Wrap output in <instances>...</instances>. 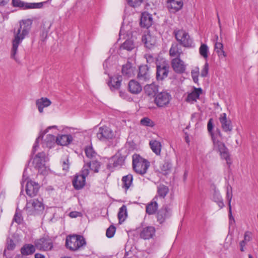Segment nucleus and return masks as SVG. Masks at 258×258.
<instances>
[{
	"mask_svg": "<svg viewBox=\"0 0 258 258\" xmlns=\"http://www.w3.org/2000/svg\"><path fill=\"white\" fill-rule=\"evenodd\" d=\"M133 180V176L132 174H129L124 176L122 178V181L123 183V187L125 189H127L132 184Z\"/></svg>",
	"mask_w": 258,
	"mask_h": 258,
	"instance_id": "39",
	"label": "nucleus"
},
{
	"mask_svg": "<svg viewBox=\"0 0 258 258\" xmlns=\"http://www.w3.org/2000/svg\"><path fill=\"white\" fill-rule=\"evenodd\" d=\"M209 71V65L207 62H206L205 64L202 71H201V76L203 77H206Z\"/></svg>",
	"mask_w": 258,
	"mask_h": 258,
	"instance_id": "52",
	"label": "nucleus"
},
{
	"mask_svg": "<svg viewBox=\"0 0 258 258\" xmlns=\"http://www.w3.org/2000/svg\"><path fill=\"white\" fill-rule=\"evenodd\" d=\"M69 166H70V162L68 158H67L66 159H64L62 162V169L64 171H68L69 169Z\"/></svg>",
	"mask_w": 258,
	"mask_h": 258,
	"instance_id": "50",
	"label": "nucleus"
},
{
	"mask_svg": "<svg viewBox=\"0 0 258 258\" xmlns=\"http://www.w3.org/2000/svg\"><path fill=\"white\" fill-rule=\"evenodd\" d=\"M39 189V184L32 180L28 181L26 184V194L30 197L36 196Z\"/></svg>",
	"mask_w": 258,
	"mask_h": 258,
	"instance_id": "15",
	"label": "nucleus"
},
{
	"mask_svg": "<svg viewBox=\"0 0 258 258\" xmlns=\"http://www.w3.org/2000/svg\"><path fill=\"white\" fill-rule=\"evenodd\" d=\"M215 50L220 57L226 56V54L223 50V45L222 43L216 42L215 44Z\"/></svg>",
	"mask_w": 258,
	"mask_h": 258,
	"instance_id": "40",
	"label": "nucleus"
},
{
	"mask_svg": "<svg viewBox=\"0 0 258 258\" xmlns=\"http://www.w3.org/2000/svg\"><path fill=\"white\" fill-rule=\"evenodd\" d=\"M35 244H25L21 248V253L24 256H27L33 254L36 250Z\"/></svg>",
	"mask_w": 258,
	"mask_h": 258,
	"instance_id": "28",
	"label": "nucleus"
},
{
	"mask_svg": "<svg viewBox=\"0 0 258 258\" xmlns=\"http://www.w3.org/2000/svg\"><path fill=\"white\" fill-rule=\"evenodd\" d=\"M202 93V90L201 88H195L193 91L187 95L186 102L193 104L197 101Z\"/></svg>",
	"mask_w": 258,
	"mask_h": 258,
	"instance_id": "25",
	"label": "nucleus"
},
{
	"mask_svg": "<svg viewBox=\"0 0 258 258\" xmlns=\"http://www.w3.org/2000/svg\"><path fill=\"white\" fill-rule=\"evenodd\" d=\"M35 258H45V256L41 253H36L35 254Z\"/></svg>",
	"mask_w": 258,
	"mask_h": 258,
	"instance_id": "60",
	"label": "nucleus"
},
{
	"mask_svg": "<svg viewBox=\"0 0 258 258\" xmlns=\"http://www.w3.org/2000/svg\"><path fill=\"white\" fill-rule=\"evenodd\" d=\"M48 158L46 154L44 152H40L37 154L32 159V163L35 168L43 174L47 172V167L45 165L46 162Z\"/></svg>",
	"mask_w": 258,
	"mask_h": 258,
	"instance_id": "5",
	"label": "nucleus"
},
{
	"mask_svg": "<svg viewBox=\"0 0 258 258\" xmlns=\"http://www.w3.org/2000/svg\"><path fill=\"white\" fill-rule=\"evenodd\" d=\"M9 2V0H0V6H4L6 5Z\"/></svg>",
	"mask_w": 258,
	"mask_h": 258,
	"instance_id": "59",
	"label": "nucleus"
},
{
	"mask_svg": "<svg viewBox=\"0 0 258 258\" xmlns=\"http://www.w3.org/2000/svg\"><path fill=\"white\" fill-rule=\"evenodd\" d=\"M171 95L166 91L158 93L154 98V103L159 108L167 107L171 100Z\"/></svg>",
	"mask_w": 258,
	"mask_h": 258,
	"instance_id": "7",
	"label": "nucleus"
},
{
	"mask_svg": "<svg viewBox=\"0 0 258 258\" xmlns=\"http://www.w3.org/2000/svg\"><path fill=\"white\" fill-rule=\"evenodd\" d=\"M248 258H253V257L251 254H248Z\"/></svg>",
	"mask_w": 258,
	"mask_h": 258,
	"instance_id": "64",
	"label": "nucleus"
},
{
	"mask_svg": "<svg viewBox=\"0 0 258 258\" xmlns=\"http://www.w3.org/2000/svg\"><path fill=\"white\" fill-rule=\"evenodd\" d=\"M169 66L165 60L158 61L156 63V79L162 81L167 77L169 73Z\"/></svg>",
	"mask_w": 258,
	"mask_h": 258,
	"instance_id": "10",
	"label": "nucleus"
},
{
	"mask_svg": "<svg viewBox=\"0 0 258 258\" xmlns=\"http://www.w3.org/2000/svg\"><path fill=\"white\" fill-rule=\"evenodd\" d=\"M229 224H232L235 223V220L232 215L231 206L229 207Z\"/></svg>",
	"mask_w": 258,
	"mask_h": 258,
	"instance_id": "54",
	"label": "nucleus"
},
{
	"mask_svg": "<svg viewBox=\"0 0 258 258\" xmlns=\"http://www.w3.org/2000/svg\"><path fill=\"white\" fill-rule=\"evenodd\" d=\"M128 4L134 8L139 7L143 2V0H127Z\"/></svg>",
	"mask_w": 258,
	"mask_h": 258,
	"instance_id": "48",
	"label": "nucleus"
},
{
	"mask_svg": "<svg viewBox=\"0 0 258 258\" xmlns=\"http://www.w3.org/2000/svg\"><path fill=\"white\" fill-rule=\"evenodd\" d=\"M122 73L127 77H131L134 75V68L132 67L131 63L127 62L122 66Z\"/></svg>",
	"mask_w": 258,
	"mask_h": 258,
	"instance_id": "33",
	"label": "nucleus"
},
{
	"mask_svg": "<svg viewBox=\"0 0 258 258\" xmlns=\"http://www.w3.org/2000/svg\"><path fill=\"white\" fill-rule=\"evenodd\" d=\"M149 67L147 65L142 66L139 68L138 78L146 80L149 78Z\"/></svg>",
	"mask_w": 258,
	"mask_h": 258,
	"instance_id": "32",
	"label": "nucleus"
},
{
	"mask_svg": "<svg viewBox=\"0 0 258 258\" xmlns=\"http://www.w3.org/2000/svg\"><path fill=\"white\" fill-rule=\"evenodd\" d=\"M128 91L133 94H138L142 90L141 85L135 80H131L128 84Z\"/></svg>",
	"mask_w": 258,
	"mask_h": 258,
	"instance_id": "20",
	"label": "nucleus"
},
{
	"mask_svg": "<svg viewBox=\"0 0 258 258\" xmlns=\"http://www.w3.org/2000/svg\"><path fill=\"white\" fill-rule=\"evenodd\" d=\"M13 221L18 223V224H21L23 221V218L22 217V214L17 210L16 211L15 214L13 218Z\"/></svg>",
	"mask_w": 258,
	"mask_h": 258,
	"instance_id": "47",
	"label": "nucleus"
},
{
	"mask_svg": "<svg viewBox=\"0 0 258 258\" xmlns=\"http://www.w3.org/2000/svg\"><path fill=\"white\" fill-rule=\"evenodd\" d=\"M158 208V204L156 201H154L148 204L146 206V212L149 215H152L155 213Z\"/></svg>",
	"mask_w": 258,
	"mask_h": 258,
	"instance_id": "38",
	"label": "nucleus"
},
{
	"mask_svg": "<svg viewBox=\"0 0 258 258\" xmlns=\"http://www.w3.org/2000/svg\"><path fill=\"white\" fill-rule=\"evenodd\" d=\"M199 52L202 56L207 59L208 57L209 52V48L207 45L205 44H202L199 48Z\"/></svg>",
	"mask_w": 258,
	"mask_h": 258,
	"instance_id": "45",
	"label": "nucleus"
},
{
	"mask_svg": "<svg viewBox=\"0 0 258 258\" xmlns=\"http://www.w3.org/2000/svg\"><path fill=\"white\" fill-rule=\"evenodd\" d=\"M145 57L148 63H152L154 61V58L150 54L145 55Z\"/></svg>",
	"mask_w": 258,
	"mask_h": 258,
	"instance_id": "57",
	"label": "nucleus"
},
{
	"mask_svg": "<svg viewBox=\"0 0 258 258\" xmlns=\"http://www.w3.org/2000/svg\"><path fill=\"white\" fill-rule=\"evenodd\" d=\"M86 166L87 167L85 168L87 169L88 171L89 172V170H90L95 173H98L101 166V163L97 160H93L84 164L83 168H84Z\"/></svg>",
	"mask_w": 258,
	"mask_h": 258,
	"instance_id": "27",
	"label": "nucleus"
},
{
	"mask_svg": "<svg viewBox=\"0 0 258 258\" xmlns=\"http://www.w3.org/2000/svg\"><path fill=\"white\" fill-rule=\"evenodd\" d=\"M152 16L148 13H143L141 18L140 24L143 27L149 28L152 24Z\"/></svg>",
	"mask_w": 258,
	"mask_h": 258,
	"instance_id": "24",
	"label": "nucleus"
},
{
	"mask_svg": "<svg viewBox=\"0 0 258 258\" xmlns=\"http://www.w3.org/2000/svg\"><path fill=\"white\" fill-rule=\"evenodd\" d=\"M103 66H104V68L107 67V60H106L105 61V62L104 63Z\"/></svg>",
	"mask_w": 258,
	"mask_h": 258,
	"instance_id": "63",
	"label": "nucleus"
},
{
	"mask_svg": "<svg viewBox=\"0 0 258 258\" xmlns=\"http://www.w3.org/2000/svg\"><path fill=\"white\" fill-rule=\"evenodd\" d=\"M73 138L71 135H58L56 138V143L61 146H67L71 143Z\"/></svg>",
	"mask_w": 258,
	"mask_h": 258,
	"instance_id": "23",
	"label": "nucleus"
},
{
	"mask_svg": "<svg viewBox=\"0 0 258 258\" xmlns=\"http://www.w3.org/2000/svg\"><path fill=\"white\" fill-rule=\"evenodd\" d=\"M115 232V227L113 225L110 226L107 229L106 235L108 238H111L113 236Z\"/></svg>",
	"mask_w": 258,
	"mask_h": 258,
	"instance_id": "49",
	"label": "nucleus"
},
{
	"mask_svg": "<svg viewBox=\"0 0 258 258\" xmlns=\"http://www.w3.org/2000/svg\"><path fill=\"white\" fill-rule=\"evenodd\" d=\"M253 234L249 231H246L243 234V239L239 242L240 250L244 252L245 250V246L248 242L252 240Z\"/></svg>",
	"mask_w": 258,
	"mask_h": 258,
	"instance_id": "19",
	"label": "nucleus"
},
{
	"mask_svg": "<svg viewBox=\"0 0 258 258\" xmlns=\"http://www.w3.org/2000/svg\"><path fill=\"white\" fill-rule=\"evenodd\" d=\"M149 144L153 152L157 155L160 154L161 151V144L160 142L157 140H152L150 142Z\"/></svg>",
	"mask_w": 258,
	"mask_h": 258,
	"instance_id": "35",
	"label": "nucleus"
},
{
	"mask_svg": "<svg viewBox=\"0 0 258 258\" xmlns=\"http://www.w3.org/2000/svg\"><path fill=\"white\" fill-rule=\"evenodd\" d=\"M155 229L153 226H147L144 228L140 233V236L144 239H149L155 235Z\"/></svg>",
	"mask_w": 258,
	"mask_h": 258,
	"instance_id": "22",
	"label": "nucleus"
},
{
	"mask_svg": "<svg viewBox=\"0 0 258 258\" xmlns=\"http://www.w3.org/2000/svg\"><path fill=\"white\" fill-rule=\"evenodd\" d=\"M41 137L39 136L36 140L35 143L33 146V149H32V152L33 153H34L37 149V148L38 147V142L39 140L40 139Z\"/></svg>",
	"mask_w": 258,
	"mask_h": 258,
	"instance_id": "56",
	"label": "nucleus"
},
{
	"mask_svg": "<svg viewBox=\"0 0 258 258\" xmlns=\"http://www.w3.org/2000/svg\"><path fill=\"white\" fill-rule=\"evenodd\" d=\"M140 124L142 125L149 127H153L155 125L154 122L149 117H144L140 120Z\"/></svg>",
	"mask_w": 258,
	"mask_h": 258,
	"instance_id": "46",
	"label": "nucleus"
},
{
	"mask_svg": "<svg viewBox=\"0 0 258 258\" xmlns=\"http://www.w3.org/2000/svg\"><path fill=\"white\" fill-rule=\"evenodd\" d=\"M127 217V209L125 205H123L119 210L118 213V218L119 221V223L123 222Z\"/></svg>",
	"mask_w": 258,
	"mask_h": 258,
	"instance_id": "41",
	"label": "nucleus"
},
{
	"mask_svg": "<svg viewBox=\"0 0 258 258\" xmlns=\"http://www.w3.org/2000/svg\"><path fill=\"white\" fill-rule=\"evenodd\" d=\"M170 216V209L167 207L161 209L157 214V220L160 224L163 223L166 218Z\"/></svg>",
	"mask_w": 258,
	"mask_h": 258,
	"instance_id": "26",
	"label": "nucleus"
},
{
	"mask_svg": "<svg viewBox=\"0 0 258 258\" xmlns=\"http://www.w3.org/2000/svg\"><path fill=\"white\" fill-rule=\"evenodd\" d=\"M56 143V138L54 136L49 134L46 137L44 141V145L49 148L54 146Z\"/></svg>",
	"mask_w": 258,
	"mask_h": 258,
	"instance_id": "37",
	"label": "nucleus"
},
{
	"mask_svg": "<svg viewBox=\"0 0 258 258\" xmlns=\"http://www.w3.org/2000/svg\"><path fill=\"white\" fill-rule=\"evenodd\" d=\"M78 213L76 212H72L70 213V216L72 218H76L77 216Z\"/></svg>",
	"mask_w": 258,
	"mask_h": 258,
	"instance_id": "61",
	"label": "nucleus"
},
{
	"mask_svg": "<svg viewBox=\"0 0 258 258\" xmlns=\"http://www.w3.org/2000/svg\"><path fill=\"white\" fill-rule=\"evenodd\" d=\"M211 120H212L211 119L209 120V121L208 123V125H207L208 130L209 132H211L212 131L213 127V125Z\"/></svg>",
	"mask_w": 258,
	"mask_h": 258,
	"instance_id": "58",
	"label": "nucleus"
},
{
	"mask_svg": "<svg viewBox=\"0 0 258 258\" xmlns=\"http://www.w3.org/2000/svg\"><path fill=\"white\" fill-rule=\"evenodd\" d=\"M46 2L25 3L20 0H12V3L14 7H23L24 9H40Z\"/></svg>",
	"mask_w": 258,
	"mask_h": 258,
	"instance_id": "14",
	"label": "nucleus"
},
{
	"mask_svg": "<svg viewBox=\"0 0 258 258\" xmlns=\"http://www.w3.org/2000/svg\"><path fill=\"white\" fill-rule=\"evenodd\" d=\"M171 64L173 71L176 73L182 74L186 70V64L180 57L173 58L171 61Z\"/></svg>",
	"mask_w": 258,
	"mask_h": 258,
	"instance_id": "13",
	"label": "nucleus"
},
{
	"mask_svg": "<svg viewBox=\"0 0 258 258\" xmlns=\"http://www.w3.org/2000/svg\"><path fill=\"white\" fill-rule=\"evenodd\" d=\"M142 41L148 48L153 47L156 43V37L150 32H147L142 37Z\"/></svg>",
	"mask_w": 258,
	"mask_h": 258,
	"instance_id": "16",
	"label": "nucleus"
},
{
	"mask_svg": "<svg viewBox=\"0 0 258 258\" xmlns=\"http://www.w3.org/2000/svg\"><path fill=\"white\" fill-rule=\"evenodd\" d=\"M227 198L228 200V206L229 207H230V206H231V200H232V194L231 193V192H229V189H227Z\"/></svg>",
	"mask_w": 258,
	"mask_h": 258,
	"instance_id": "55",
	"label": "nucleus"
},
{
	"mask_svg": "<svg viewBox=\"0 0 258 258\" xmlns=\"http://www.w3.org/2000/svg\"><path fill=\"white\" fill-rule=\"evenodd\" d=\"M219 121L221 127L225 132H231L232 130V125L230 120H228L225 113H222L219 117Z\"/></svg>",
	"mask_w": 258,
	"mask_h": 258,
	"instance_id": "17",
	"label": "nucleus"
},
{
	"mask_svg": "<svg viewBox=\"0 0 258 258\" xmlns=\"http://www.w3.org/2000/svg\"><path fill=\"white\" fill-rule=\"evenodd\" d=\"M16 247V244L14 241L12 239L8 238L7 239V242L6 244V248L5 249L4 251V255L6 256V251L8 250H13Z\"/></svg>",
	"mask_w": 258,
	"mask_h": 258,
	"instance_id": "43",
	"label": "nucleus"
},
{
	"mask_svg": "<svg viewBox=\"0 0 258 258\" xmlns=\"http://www.w3.org/2000/svg\"><path fill=\"white\" fill-rule=\"evenodd\" d=\"M121 77H110L108 85L111 90L118 89L121 85Z\"/></svg>",
	"mask_w": 258,
	"mask_h": 258,
	"instance_id": "31",
	"label": "nucleus"
},
{
	"mask_svg": "<svg viewBox=\"0 0 258 258\" xmlns=\"http://www.w3.org/2000/svg\"><path fill=\"white\" fill-rule=\"evenodd\" d=\"M191 76L194 81L197 83L198 81L199 69H197L191 71Z\"/></svg>",
	"mask_w": 258,
	"mask_h": 258,
	"instance_id": "51",
	"label": "nucleus"
},
{
	"mask_svg": "<svg viewBox=\"0 0 258 258\" xmlns=\"http://www.w3.org/2000/svg\"><path fill=\"white\" fill-rule=\"evenodd\" d=\"M175 38L179 43L186 47H189L192 46V40L190 38L188 34L184 30H175L174 31Z\"/></svg>",
	"mask_w": 258,
	"mask_h": 258,
	"instance_id": "8",
	"label": "nucleus"
},
{
	"mask_svg": "<svg viewBox=\"0 0 258 258\" xmlns=\"http://www.w3.org/2000/svg\"><path fill=\"white\" fill-rule=\"evenodd\" d=\"M171 165L168 163H165L162 166V170L164 171L165 172L164 173V174H166L167 173V171L171 169Z\"/></svg>",
	"mask_w": 258,
	"mask_h": 258,
	"instance_id": "53",
	"label": "nucleus"
},
{
	"mask_svg": "<svg viewBox=\"0 0 258 258\" xmlns=\"http://www.w3.org/2000/svg\"><path fill=\"white\" fill-rule=\"evenodd\" d=\"M183 53L181 48L178 44L176 43L172 44L170 50L169 55L171 57H180V55Z\"/></svg>",
	"mask_w": 258,
	"mask_h": 258,
	"instance_id": "30",
	"label": "nucleus"
},
{
	"mask_svg": "<svg viewBox=\"0 0 258 258\" xmlns=\"http://www.w3.org/2000/svg\"><path fill=\"white\" fill-rule=\"evenodd\" d=\"M51 104V101L46 97H41L36 101V105L40 113L43 112L44 108L49 106Z\"/></svg>",
	"mask_w": 258,
	"mask_h": 258,
	"instance_id": "21",
	"label": "nucleus"
},
{
	"mask_svg": "<svg viewBox=\"0 0 258 258\" xmlns=\"http://www.w3.org/2000/svg\"><path fill=\"white\" fill-rule=\"evenodd\" d=\"M86 243L84 237L80 235H74L68 236L66 240V247L71 250H77Z\"/></svg>",
	"mask_w": 258,
	"mask_h": 258,
	"instance_id": "6",
	"label": "nucleus"
},
{
	"mask_svg": "<svg viewBox=\"0 0 258 258\" xmlns=\"http://www.w3.org/2000/svg\"><path fill=\"white\" fill-rule=\"evenodd\" d=\"M24 209L28 215L39 216L43 214L45 206L42 200L34 199L27 201Z\"/></svg>",
	"mask_w": 258,
	"mask_h": 258,
	"instance_id": "2",
	"label": "nucleus"
},
{
	"mask_svg": "<svg viewBox=\"0 0 258 258\" xmlns=\"http://www.w3.org/2000/svg\"><path fill=\"white\" fill-rule=\"evenodd\" d=\"M149 166L150 163L139 155L133 156V168L137 173L141 175L145 174Z\"/></svg>",
	"mask_w": 258,
	"mask_h": 258,
	"instance_id": "3",
	"label": "nucleus"
},
{
	"mask_svg": "<svg viewBox=\"0 0 258 258\" xmlns=\"http://www.w3.org/2000/svg\"><path fill=\"white\" fill-rule=\"evenodd\" d=\"M211 136L213 142L214 150L219 152L221 157L225 159L227 164L230 166L232 162L229 157V153L228 149L225 146L224 143L219 141L216 137L213 134H211Z\"/></svg>",
	"mask_w": 258,
	"mask_h": 258,
	"instance_id": "4",
	"label": "nucleus"
},
{
	"mask_svg": "<svg viewBox=\"0 0 258 258\" xmlns=\"http://www.w3.org/2000/svg\"><path fill=\"white\" fill-rule=\"evenodd\" d=\"M56 126H55V125H53V126H49V127H48V128L45 130V133L47 132L49 129H50V128H56Z\"/></svg>",
	"mask_w": 258,
	"mask_h": 258,
	"instance_id": "62",
	"label": "nucleus"
},
{
	"mask_svg": "<svg viewBox=\"0 0 258 258\" xmlns=\"http://www.w3.org/2000/svg\"><path fill=\"white\" fill-rule=\"evenodd\" d=\"M32 22L31 20H23L20 22V26L16 32H14L12 40V46L11 49V58L18 61L16 57L19 45L22 43L25 37L28 35Z\"/></svg>",
	"mask_w": 258,
	"mask_h": 258,
	"instance_id": "1",
	"label": "nucleus"
},
{
	"mask_svg": "<svg viewBox=\"0 0 258 258\" xmlns=\"http://www.w3.org/2000/svg\"><path fill=\"white\" fill-rule=\"evenodd\" d=\"M115 135L113 131L106 126H101L99 128L97 133V138L101 141H107L115 138Z\"/></svg>",
	"mask_w": 258,
	"mask_h": 258,
	"instance_id": "12",
	"label": "nucleus"
},
{
	"mask_svg": "<svg viewBox=\"0 0 258 258\" xmlns=\"http://www.w3.org/2000/svg\"><path fill=\"white\" fill-rule=\"evenodd\" d=\"M82 168L81 174H77L73 180V185L76 189H80L85 185L86 177L89 175V172L85 168Z\"/></svg>",
	"mask_w": 258,
	"mask_h": 258,
	"instance_id": "11",
	"label": "nucleus"
},
{
	"mask_svg": "<svg viewBox=\"0 0 258 258\" xmlns=\"http://www.w3.org/2000/svg\"><path fill=\"white\" fill-rule=\"evenodd\" d=\"M124 157L119 154L115 155L111 158V161L113 162V166L114 167L122 165L124 162Z\"/></svg>",
	"mask_w": 258,
	"mask_h": 258,
	"instance_id": "36",
	"label": "nucleus"
},
{
	"mask_svg": "<svg viewBox=\"0 0 258 258\" xmlns=\"http://www.w3.org/2000/svg\"><path fill=\"white\" fill-rule=\"evenodd\" d=\"M169 191L167 186L164 185H159L157 188V193L158 196L164 198Z\"/></svg>",
	"mask_w": 258,
	"mask_h": 258,
	"instance_id": "42",
	"label": "nucleus"
},
{
	"mask_svg": "<svg viewBox=\"0 0 258 258\" xmlns=\"http://www.w3.org/2000/svg\"><path fill=\"white\" fill-rule=\"evenodd\" d=\"M183 7L182 0H168L167 8L171 13H175L180 10Z\"/></svg>",
	"mask_w": 258,
	"mask_h": 258,
	"instance_id": "18",
	"label": "nucleus"
},
{
	"mask_svg": "<svg viewBox=\"0 0 258 258\" xmlns=\"http://www.w3.org/2000/svg\"><path fill=\"white\" fill-rule=\"evenodd\" d=\"M36 248L41 251H49L53 247L52 240L48 236L41 237L35 240Z\"/></svg>",
	"mask_w": 258,
	"mask_h": 258,
	"instance_id": "9",
	"label": "nucleus"
},
{
	"mask_svg": "<svg viewBox=\"0 0 258 258\" xmlns=\"http://www.w3.org/2000/svg\"><path fill=\"white\" fill-rule=\"evenodd\" d=\"M85 154L86 156L90 159H93L97 156V153L94 151L93 148L91 146H87L86 147Z\"/></svg>",
	"mask_w": 258,
	"mask_h": 258,
	"instance_id": "44",
	"label": "nucleus"
},
{
	"mask_svg": "<svg viewBox=\"0 0 258 258\" xmlns=\"http://www.w3.org/2000/svg\"><path fill=\"white\" fill-rule=\"evenodd\" d=\"M136 48L135 44L133 40L128 39L126 40L120 46V50L131 51Z\"/></svg>",
	"mask_w": 258,
	"mask_h": 258,
	"instance_id": "34",
	"label": "nucleus"
},
{
	"mask_svg": "<svg viewBox=\"0 0 258 258\" xmlns=\"http://www.w3.org/2000/svg\"><path fill=\"white\" fill-rule=\"evenodd\" d=\"M158 86L154 83L147 84L144 87L145 94L148 96H155L157 94Z\"/></svg>",
	"mask_w": 258,
	"mask_h": 258,
	"instance_id": "29",
	"label": "nucleus"
}]
</instances>
